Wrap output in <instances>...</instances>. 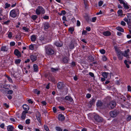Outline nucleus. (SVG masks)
Segmentation results:
<instances>
[{"label":"nucleus","instance_id":"nucleus-1","mask_svg":"<svg viewBox=\"0 0 131 131\" xmlns=\"http://www.w3.org/2000/svg\"><path fill=\"white\" fill-rule=\"evenodd\" d=\"M46 54L48 55H51L53 54L54 53V51L53 49L50 46H46L45 47Z\"/></svg>","mask_w":131,"mask_h":131},{"label":"nucleus","instance_id":"nucleus-2","mask_svg":"<svg viewBox=\"0 0 131 131\" xmlns=\"http://www.w3.org/2000/svg\"><path fill=\"white\" fill-rule=\"evenodd\" d=\"M45 12L44 9L42 7L40 6H38L36 10V13L37 15H39L41 13L43 14Z\"/></svg>","mask_w":131,"mask_h":131},{"label":"nucleus","instance_id":"nucleus-3","mask_svg":"<svg viewBox=\"0 0 131 131\" xmlns=\"http://www.w3.org/2000/svg\"><path fill=\"white\" fill-rule=\"evenodd\" d=\"M16 12L17 13L19 14V10L18 9H14L11 10L10 13V16L13 18L16 17L17 16Z\"/></svg>","mask_w":131,"mask_h":131},{"label":"nucleus","instance_id":"nucleus-4","mask_svg":"<svg viewBox=\"0 0 131 131\" xmlns=\"http://www.w3.org/2000/svg\"><path fill=\"white\" fill-rule=\"evenodd\" d=\"M119 113V112L118 111L115 110L110 112V114L112 117L114 118L116 117L118 115Z\"/></svg>","mask_w":131,"mask_h":131},{"label":"nucleus","instance_id":"nucleus-5","mask_svg":"<svg viewBox=\"0 0 131 131\" xmlns=\"http://www.w3.org/2000/svg\"><path fill=\"white\" fill-rule=\"evenodd\" d=\"M124 20L128 24H131V14H128L127 17L125 18Z\"/></svg>","mask_w":131,"mask_h":131},{"label":"nucleus","instance_id":"nucleus-6","mask_svg":"<svg viewBox=\"0 0 131 131\" xmlns=\"http://www.w3.org/2000/svg\"><path fill=\"white\" fill-rule=\"evenodd\" d=\"M116 102L114 101L110 102L108 104V106L109 108H113L116 105Z\"/></svg>","mask_w":131,"mask_h":131},{"label":"nucleus","instance_id":"nucleus-7","mask_svg":"<svg viewBox=\"0 0 131 131\" xmlns=\"http://www.w3.org/2000/svg\"><path fill=\"white\" fill-rule=\"evenodd\" d=\"M64 84L63 83L59 82L57 84V86L59 89L62 90L64 88Z\"/></svg>","mask_w":131,"mask_h":131},{"label":"nucleus","instance_id":"nucleus-8","mask_svg":"<svg viewBox=\"0 0 131 131\" xmlns=\"http://www.w3.org/2000/svg\"><path fill=\"white\" fill-rule=\"evenodd\" d=\"M94 118L96 121L99 122H100L103 121L102 118V117H100L97 115H96L94 116Z\"/></svg>","mask_w":131,"mask_h":131},{"label":"nucleus","instance_id":"nucleus-9","mask_svg":"<svg viewBox=\"0 0 131 131\" xmlns=\"http://www.w3.org/2000/svg\"><path fill=\"white\" fill-rule=\"evenodd\" d=\"M37 54H35L31 55L30 56V59L33 62H34L37 59Z\"/></svg>","mask_w":131,"mask_h":131},{"label":"nucleus","instance_id":"nucleus-10","mask_svg":"<svg viewBox=\"0 0 131 131\" xmlns=\"http://www.w3.org/2000/svg\"><path fill=\"white\" fill-rule=\"evenodd\" d=\"M36 117L38 121L41 124V115L39 112H37L36 113Z\"/></svg>","mask_w":131,"mask_h":131},{"label":"nucleus","instance_id":"nucleus-11","mask_svg":"<svg viewBox=\"0 0 131 131\" xmlns=\"http://www.w3.org/2000/svg\"><path fill=\"white\" fill-rule=\"evenodd\" d=\"M28 111H24L21 114V119L22 120H24L26 116V114L28 113Z\"/></svg>","mask_w":131,"mask_h":131},{"label":"nucleus","instance_id":"nucleus-12","mask_svg":"<svg viewBox=\"0 0 131 131\" xmlns=\"http://www.w3.org/2000/svg\"><path fill=\"white\" fill-rule=\"evenodd\" d=\"M58 118L59 120L61 121H63L65 119V117L62 114H60L58 116Z\"/></svg>","mask_w":131,"mask_h":131},{"label":"nucleus","instance_id":"nucleus-13","mask_svg":"<svg viewBox=\"0 0 131 131\" xmlns=\"http://www.w3.org/2000/svg\"><path fill=\"white\" fill-rule=\"evenodd\" d=\"M129 51V49H128L126 50L124 52V53H123L122 54L124 57L128 58V57L129 55L128 53Z\"/></svg>","mask_w":131,"mask_h":131},{"label":"nucleus","instance_id":"nucleus-14","mask_svg":"<svg viewBox=\"0 0 131 131\" xmlns=\"http://www.w3.org/2000/svg\"><path fill=\"white\" fill-rule=\"evenodd\" d=\"M14 53L15 55L18 57L21 56V53L17 49L15 50L14 51Z\"/></svg>","mask_w":131,"mask_h":131},{"label":"nucleus","instance_id":"nucleus-15","mask_svg":"<svg viewBox=\"0 0 131 131\" xmlns=\"http://www.w3.org/2000/svg\"><path fill=\"white\" fill-rule=\"evenodd\" d=\"M96 101V99H93L91 101L89 102V107H91L92 105L95 103Z\"/></svg>","mask_w":131,"mask_h":131},{"label":"nucleus","instance_id":"nucleus-16","mask_svg":"<svg viewBox=\"0 0 131 131\" xmlns=\"http://www.w3.org/2000/svg\"><path fill=\"white\" fill-rule=\"evenodd\" d=\"M103 34L104 35L107 36H110L111 35V32L108 31L103 32Z\"/></svg>","mask_w":131,"mask_h":131},{"label":"nucleus","instance_id":"nucleus-17","mask_svg":"<svg viewBox=\"0 0 131 131\" xmlns=\"http://www.w3.org/2000/svg\"><path fill=\"white\" fill-rule=\"evenodd\" d=\"M54 44L56 46L58 47H61L62 46V43L61 42L59 41L56 42Z\"/></svg>","mask_w":131,"mask_h":131},{"label":"nucleus","instance_id":"nucleus-18","mask_svg":"<svg viewBox=\"0 0 131 131\" xmlns=\"http://www.w3.org/2000/svg\"><path fill=\"white\" fill-rule=\"evenodd\" d=\"M23 109L25 110V111H27L29 110V107L26 104H24L23 106Z\"/></svg>","mask_w":131,"mask_h":131},{"label":"nucleus","instance_id":"nucleus-19","mask_svg":"<svg viewBox=\"0 0 131 131\" xmlns=\"http://www.w3.org/2000/svg\"><path fill=\"white\" fill-rule=\"evenodd\" d=\"M69 60V58L67 57H66L63 58L62 59V62L63 63H68Z\"/></svg>","mask_w":131,"mask_h":131},{"label":"nucleus","instance_id":"nucleus-20","mask_svg":"<svg viewBox=\"0 0 131 131\" xmlns=\"http://www.w3.org/2000/svg\"><path fill=\"white\" fill-rule=\"evenodd\" d=\"M13 127L11 125H9L7 127V131H13Z\"/></svg>","mask_w":131,"mask_h":131},{"label":"nucleus","instance_id":"nucleus-21","mask_svg":"<svg viewBox=\"0 0 131 131\" xmlns=\"http://www.w3.org/2000/svg\"><path fill=\"white\" fill-rule=\"evenodd\" d=\"M65 99L66 100H68L70 102H72L73 100V99L72 97L70 96H66Z\"/></svg>","mask_w":131,"mask_h":131},{"label":"nucleus","instance_id":"nucleus-22","mask_svg":"<svg viewBox=\"0 0 131 131\" xmlns=\"http://www.w3.org/2000/svg\"><path fill=\"white\" fill-rule=\"evenodd\" d=\"M8 48L6 46H2L1 48V50L4 51H6L8 50Z\"/></svg>","mask_w":131,"mask_h":131},{"label":"nucleus","instance_id":"nucleus-23","mask_svg":"<svg viewBox=\"0 0 131 131\" xmlns=\"http://www.w3.org/2000/svg\"><path fill=\"white\" fill-rule=\"evenodd\" d=\"M45 29H48L49 27V24L47 22H46L44 24Z\"/></svg>","mask_w":131,"mask_h":131},{"label":"nucleus","instance_id":"nucleus-24","mask_svg":"<svg viewBox=\"0 0 131 131\" xmlns=\"http://www.w3.org/2000/svg\"><path fill=\"white\" fill-rule=\"evenodd\" d=\"M36 37L35 35H33L31 37V40L32 41H34L36 40Z\"/></svg>","mask_w":131,"mask_h":131},{"label":"nucleus","instance_id":"nucleus-25","mask_svg":"<svg viewBox=\"0 0 131 131\" xmlns=\"http://www.w3.org/2000/svg\"><path fill=\"white\" fill-rule=\"evenodd\" d=\"M116 29L121 31L123 32L124 31V29L118 26L116 27Z\"/></svg>","mask_w":131,"mask_h":131},{"label":"nucleus","instance_id":"nucleus-26","mask_svg":"<svg viewBox=\"0 0 131 131\" xmlns=\"http://www.w3.org/2000/svg\"><path fill=\"white\" fill-rule=\"evenodd\" d=\"M38 17L37 15H32L31 16V19H32L34 21H35L37 19Z\"/></svg>","mask_w":131,"mask_h":131},{"label":"nucleus","instance_id":"nucleus-27","mask_svg":"<svg viewBox=\"0 0 131 131\" xmlns=\"http://www.w3.org/2000/svg\"><path fill=\"white\" fill-rule=\"evenodd\" d=\"M108 74V73L104 72L102 73V75L104 78H106L107 77V75Z\"/></svg>","mask_w":131,"mask_h":131},{"label":"nucleus","instance_id":"nucleus-28","mask_svg":"<svg viewBox=\"0 0 131 131\" xmlns=\"http://www.w3.org/2000/svg\"><path fill=\"white\" fill-rule=\"evenodd\" d=\"M34 70L35 71H37L38 70V67L37 65L36 64H34L33 66Z\"/></svg>","mask_w":131,"mask_h":131},{"label":"nucleus","instance_id":"nucleus-29","mask_svg":"<svg viewBox=\"0 0 131 131\" xmlns=\"http://www.w3.org/2000/svg\"><path fill=\"white\" fill-rule=\"evenodd\" d=\"M102 105V103L100 101H98L97 103V106H101Z\"/></svg>","mask_w":131,"mask_h":131},{"label":"nucleus","instance_id":"nucleus-30","mask_svg":"<svg viewBox=\"0 0 131 131\" xmlns=\"http://www.w3.org/2000/svg\"><path fill=\"white\" fill-rule=\"evenodd\" d=\"M51 71L54 72H56V71H57L58 70V68H51Z\"/></svg>","mask_w":131,"mask_h":131},{"label":"nucleus","instance_id":"nucleus-31","mask_svg":"<svg viewBox=\"0 0 131 131\" xmlns=\"http://www.w3.org/2000/svg\"><path fill=\"white\" fill-rule=\"evenodd\" d=\"M117 13L119 15L122 16V10L121 9H119Z\"/></svg>","mask_w":131,"mask_h":131},{"label":"nucleus","instance_id":"nucleus-32","mask_svg":"<svg viewBox=\"0 0 131 131\" xmlns=\"http://www.w3.org/2000/svg\"><path fill=\"white\" fill-rule=\"evenodd\" d=\"M9 81L11 83H13V81L12 79L9 76L7 75L6 76Z\"/></svg>","mask_w":131,"mask_h":131},{"label":"nucleus","instance_id":"nucleus-33","mask_svg":"<svg viewBox=\"0 0 131 131\" xmlns=\"http://www.w3.org/2000/svg\"><path fill=\"white\" fill-rule=\"evenodd\" d=\"M69 30L71 32V34H72L74 30V29L73 27H70L69 29Z\"/></svg>","mask_w":131,"mask_h":131},{"label":"nucleus","instance_id":"nucleus-34","mask_svg":"<svg viewBox=\"0 0 131 131\" xmlns=\"http://www.w3.org/2000/svg\"><path fill=\"white\" fill-rule=\"evenodd\" d=\"M123 6L124 8L126 9H128L129 8V7L127 3H125V4L123 5Z\"/></svg>","mask_w":131,"mask_h":131},{"label":"nucleus","instance_id":"nucleus-35","mask_svg":"<svg viewBox=\"0 0 131 131\" xmlns=\"http://www.w3.org/2000/svg\"><path fill=\"white\" fill-rule=\"evenodd\" d=\"M21 61V60L20 59H17L15 60V63L16 64H19L20 63Z\"/></svg>","mask_w":131,"mask_h":131},{"label":"nucleus","instance_id":"nucleus-36","mask_svg":"<svg viewBox=\"0 0 131 131\" xmlns=\"http://www.w3.org/2000/svg\"><path fill=\"white\" fill-rule=\"evenodd\" d=\"M89 59L90 60L91 62H92L94 61V58L92 56H90L89 57Z\"/></svg>","mask_w":131,"mask_h":131},{"label":"nucleus","instance_id":"nucleus-37","mask_svg":"<svg viewBox=\"0 0 131 131\" xmlns=\"http://www.w3.org/2000/svg\"><path fill=\"white\" fill-rule=\"evenodd\" d=\"M117 56H118V59L119 60H121L122 59V57L121 54H117Z\"/></svg>","mask_w":131,"mask_h":131},{"label":"nucleus","instance_id":"nucleus-38","mask_svg":"<svg viewBox=\"0 0 131 131\" xmlns=\"http://www.w3.org/2000/svg\"><path fill=\"white\" fill-rule=\"evenodd\" d=\"M44 129L46 131H50L49 128L47 126L44 125Z\"/></svg>","mask_w":131,"mask_h":131},{"label":"nucleus","instance_id":"nucleus-39","mask_svg":"<svg viewBox=\"0 0 131 131\" xmlns=\"http://www.w3.org/2000/svg\"><path fill=\"white\" fill-rule=\"evenodd\" d=\"M100 52L102 54H104L105 53V51L104 49H102L100 50Z\"/></svg>","mask_w":131,"mask_h":131},{"label":"nucleus","instance_id":"nucleus-40","mask_svg":"<svg viewBox=\"0 0 131 131\" xmlns=\"http://www.w3.org/2000/svg\"><path fill=\"white\" fill-rule=\"evenodd\" d=\"M10 21V20H8L4 22L3 24L6 25H8Z\"/></svg>","mask_w":131,"mask_h":131},{"label":"nucleus","instance_id":"nucleus-41","mask_svg":"<svg viewBox=\"0 0 131 131\" xmlns=\"http://www.w3.org/2000/svg\"><path fill=\"white\" fill-rule=\"evenodd\" d=\"M56 129L57 131H62V129L60 127L58 126L56 127Z\"/></svg>","mask_w":131,"mask_h":131},{"label":"nucleus","instance_id":"nucleus-42","mask_svg":"<svg viewBox=\"0 0 131 131\" xmlns=\"http://www.w3.org/2000/svg\"><path fill=\"white\" fill-rule=\"evenodd\" d=\"M127 62L128 61L126 60H125L124 61V62L126 65V67H127L128 68H129V65L127 63Z\"/></svg>","mask_w":131,"mask_h":131},{"label":"nucleus","instance_id":"nucleus-43","mask_svg":"<svg viewBox=\"0 0 131 131\" xmlns=\"http://www.w3.org/2000/svg\"><path fill=\"white\" fill-rule=\"evenodd\" d=\"M5 8H7L10 7V5L9 4H8L7 3H6L5 4Z\"/></svg>","mask_w":131,"mask_h":131},{"label":"nucleus","instance_id":"nucleus-44","mask_svg":"<svg viewBox=\"0 0 131 131\" xmlns=\"http://www.w3.org/2000/svg\"><path fill=\"white\" fill-rule=\"evenodd\" d=\"M34 92L35 94H39L40 93V91H38L37 90H34Z\"/></svg>","mask_w":131,"mask_h":131},{"label":"nucleus","instance_id":"nucleus-45","mask_svg":"<svg viewBox=\"0 0 131 131\" xmlns=\"http://www.w3.org/2000/svg\"><path fill=\"white\" fill-rule=\"evenodd\" d=\"M66 14V12L65 10H62L61 11V13L59 14L60 15H61L63 14L64 15Z\"/></svg>","mask_w":131,"mask_h":131},{"label":"nucleus","instance_id":"nucleus-46","mask_svg":"<svg viewBox=\"0 0 131 131\" xmlns=\"http://www.w3.org/2000/svg\"><path fill=\"white\" fill-rule=\"evenodd\" d=\"M29 49L32 50H34V46L33 45H31L29 46Z\"/></svg>","mask_w":131,"mask_h":131},{"label":"nucleus","instance_id":"nucleus-47","mask_svg":"<svg viewBox=\"0 0 131 131\" xmlns=\"http://www.w3.org/2000/svg\"><path fill=\"white\" fill-rule=\"evenodd\" d=\"M107 60V58L105 56H103L102 57V60L104 61H106Z\"/></svg>","mask_w":131,"mask_h":131},{"label":"nucleus","instance_id":"nucleus-48","mask_svg":"<svg viewBox=\"0 0 131 131\" xmlns=\"http://www.w3.org/2000/svg\"><path fill=\"white\" fill-rule=\"evenodd\" d=\"M30 123V119H28L26 121V124H28Z\"/></svg>","mask_w":131,"mask_h":131},{"label":"nucleus","instance_id":"nucleus-49","mask_svg":"<svg viewBox=\"0 0 131 131\" xmlns=\"http://www.w3.org/2000/svg\"><path fill=\"white\" fill-rule=\"evenodd\" d=\"M12 36V33L11 32H9L8 34V37L10 38H11Z\"/></svg>","mask_w":131,"mask_h":131},{"label":"nucleus","instance_id":"nucleus-50","mask_svg":"<svg viewBox=\"0 0 131 131\" xmlns=\"http://www.w3.org/2000/svg\"><path fill=\"white\" fill-rule=\"evenodd\" d=\"M58 107L59 109L62 111H64L65 109V108L62 106H59Z\"/></svg>","mask_w":131,"mask_h":131},{"label":"nucleus","instance_id":"nucleus-51","mask_svg":"<svg viewBox=\"0 0 131 131\" xmlns=\"http://www.w3.org/2000/svg\"><path fill=\"white\" fill-rule=\"evenodd\" d=\"M103 4V2L102 1H100L99 2V6H101Z\"/></svg>","mask_w":131,"mask_h":131},{"label":"nucleus","instance_id":"nucleus-52","mask_svg":"<svg viewBox=\"0 0 131 131\" xmlns=\"http://www.w3.org/2000/svg\"><path fill=\"white\" fill-rule=\"evenodd\" d=\"M13 91L12 90H10L8 91L7 92V94H11L13 93Z\"/></svg>","mask_w":131,"mask_h":131},{"label":"nucleus","instance_id":"nucleus-53","mask_svg":"<svg viewBox=\"0 0 131 131\" xmlns=\"http://www.w3.org/2000/svg\"><path fill=\"white\" fill-rule=\"evenodd\" d=\"M18 128L21 130H23V126L21 125H19L18 126Z\"/></svg>","mask_w":131,"mask_h":131},{"label":"nucleus","instance_id":"nucleus-54","mask_svg":"<svg viewBox=\"0 0 131 131\" xmlns=\"http://www.w3.org/2000/svg\"><path fill=\"white\" fill-rule=\"evenodd\" d=\"M128 91H131V86L130 85H128L127 86Z\"/></svg>","mask_w":131,"mask_h":131},{"label":"nucleus","instance_id":"nucleus-55","mask_svg":"<svg viewBox=\"0 0 131 131\" xmlns=\"http://www.w3.org/2000/svg\"><path fill=\"white\" fill-rule=\"evenodd\" d=\"M131 119V116H128V117L126 118V120L127 121H129Z\"/></svg>","mask_w":131,"mask_h":131},{"label":"nucleus","instance_id":"nucleus-56","mask_svg":"<svg viewBox=\"0 0 131 131\" xmlns=\"http://www.w3.org/2000/svg\"><path fill=\"white\" fill-rule=\"evenodd\" d=\"M121 24L123 26H125L126 25V23L124 21H121Z\"/></svg>","mask_w":131,"mask_h":131},{"label":"nucleus","instance_id":"nucleus-57","mask_svg":"<svg viewBox=\"0 0 131 131\" xmlns=\"http://www.w3.org/2000/svg\"><path fill=\"white\" fill-rule=\"evenodd\" d=\"M10 44L11 46H14L15 45V43L14 42H10Z\"/></svg>","mask_w":131,"mask_h":131},{"label":"nucleus","instance_id":"nucleus-58","mask_svg":"<svg viewBox=\"0 0 131 131\" xmlns=\"http://www.w3.org/2000/svg\"><path fill=\"white\" fill-rule=\"evenodd\" d=\"M96 17H94L92 18V22H95L96 20Z\"/></svg>","mask_w":131,"mask_h":131},{"label":"nucleus","instance_id":"nucleus-59","mask_svg":"<svg viewBox=\"0 0 131 131\" xmlns=\"http://www.w3.org/2000/svg\"><path fill=\"white\" fill-rule=\"evenodd\" d=\"M4 126L5 124L3 123H2L0 125V127L2 128H4Z\"/></svg>","mask_w":131,"mask_h":131},{"label":"nucleus","instance_id":"nucleus-60","mask_svg":"<svg viewBox=\"0 0 131 131\" xmlns=\"http://www.w3.org/2000/svg\"><path fill=\"white\" fill-rule=\"evenodd\" d=\"M23 29L24 30H25L26 31H28L29 29L28 28H26V27H23Z\"/></svg>","mask_w":131,"mask_h":131},{"label":"nucleus","instance_id":"nucleus-61","mask_svg":"<svg viewBox=\"0 0 131 131\" xmlns=\"http://www.w3.org/2000/svg\"><path fill=\"white\" fill-rule=\"evenodd\" d=\"M91 96V94L89 93L87 94L86 95V97L88 99L90 98Z\"/></svg>","mask_w":131,"mask_h":131},{"label":"nucleus","instance_id":"nucleus-62","mask_svg":"<svg viewBox=\"0 0 131 131\" xmlns=\"http://www.w3.org/2000/svg\"><path fill=\"white\" fill-rule=\"evenodd\" d=\"M87 32L85 30H83L82 33V35H85L86 33Z\"/></svg>","mask_w":131,"mask_h":131},{"label":"nucleus","instance_id":"nucleus-63","mask_svg":"<svg viewBox=\"0 0 131 131\" xmlns=\"http://www.w3.org/2000/svg\"><path fill=\"white\" fill-rule=\"evenodd\" d=\"M27 101L29 103L32 104L33 103V102L31 101V99L28 100Z\"/></svg>","mask_w":131,"mask_h":131},{"label":"nucleus","instance_id":"nucleus-64","mask_svg":"<svg viewBox=\"0 0 131 131\" xmlns=\"http://www.w3.org/2000/svg\"><path fill=\"white\" fill-rule=\"evenodd\" d=\"M4 105L6 108H8L9 107V105L6 103H5L4 104Z\"/></svg>","mask_w":131,"mask_h":131}]
</instances>
